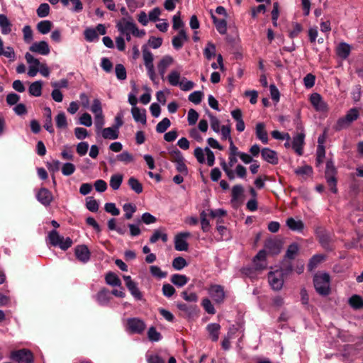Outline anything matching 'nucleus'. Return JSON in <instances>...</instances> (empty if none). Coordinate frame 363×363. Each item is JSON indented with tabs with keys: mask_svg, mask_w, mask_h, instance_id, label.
I'll return each mask as SVG.
<instances>
[{
	"mask_svg": "<svg viewBox=\"0 0 363 363\" xmlns=\"http://www.w3.org/2000/svg\"><path fill=\"white\" fill-rule=\"evenodd\" d=\"M47 241L51 246L58 247L62 250H67L73 243L70 238H65L56 230H52L49 232Z\"/></svg>",
	"mask_w": 363,
	"mask_h": 363,
	"instance_id": "nucleus-1",
	"label": "nucleus"
},
{
	"mask_svg": "<svg viewBox=\"0 0 363 363\" xmlns=\"http://www.w3.org/2000/svg\"><path fill=\"white\" fill-rule=\"evenodd\" d=\"M330 277L328 274H316L313 277V284L315 291L321 296H327L330 292Z\"/></svg>",
	"mask_w": 363,
	"mask_h": 363,
	"instance_id": "nucleus-2",
	"label": "nucleus"
},
{
	"mask_svg": "<svg viewBox=\"0 0 363 363\" xmlns=\"http://www.w3.org/2000/svg\"><path fill=\"white\" fill-rule=\"evenodd\" d=\"M359 113L357 108H350L345 116L341 117L337 120L334 126L335 130L336 131H340L343 129L347 128L359 118Z\"/></svg>",
	"mask_w": 363,
	"mask_h": 363,
	"instance_id": "nucleus-3",
	"label": "nucleus"
},
{
	"mask_svg": "<svg viewBox=\"0 0 363 363\" xmlns=\"http://www.w3.org/2000/svg\"><path fill=\"white\" fill-rule=\"evenodd\" d=\"M10 358L17 363H33L34 361L32 352L27 349L12 351Z\"/></svg>",
	"mask_w": 363,
	"mask_h": 363,
	"instance_id": "nucleus-4",
	"label": "nucleus"
},
{
	"mask_svg": "<svg viewBox=\"0 0 363 363\" xmlns=\"http://www.w3.org/2000/svg\"><path fill=\"white\" fill-rule=\"evenodd\" d=\"M336 170L332 161H328L326 163V170L325 173L327 183L330 187V191L335 194L337 192V179L335 177Z\"/></svg>",
	"mask_w": 363,
	"mask_h": 363,
	"instance_id": "nucleus-5",
	"label": "nucleus"
},
{
	"mask_svg": "<svg viewBox=\"0 0 363 363\" xmlns=\"http://www.w3.org/2000/svg\"><path fill=\"white\" fill-rule=\"evenodd\" d=\"M145 328V322L138 318H130L127 320V330L131 334H141Z\"/></svg>",
	"mask_w": 363,
	"mask_h": 363,
	"instance_id": "nucleus-6",
	"label": "nucleus"
},
{
	"mask_svg": "<svg viewBox=\"0 0 363 363\" xmlns=\"http://www.w3.org/2000/svg\"><path fill=\"white\" fill-rule=\"evenodd\" d=\"M284 273L282 272H269L268 273V281L272 289L274 291H279L284 285Z\"/></svg>",
	"mask_w": 363,
	"mask_h": 363,
	"instance_id": "nucleus-7",
	"label": "nucleus"
},
{
	"mask_svg": "<svg viewBox=\"0 0 363 363\" xmlns=\"http://www.w3.org/2000/svg\"><path fill=\"white\" fill-rule=\"evenodd\" d=\"M35 197L36 199L45 207L49 206L53 201L52 193L45 187L39 189L36 193Z\"/></svg>",
	"mask_w": 363,
	"mask_h": 363,
	"instance_id": "nucleus-8",
	"label": "nucleus"
},
{
	"mask_svg": "<svg viewBox=\"0 0 363 363\" xmlns=\"http://www.w3.org/2000/svg\"><path fill=\"white\" fill-rule=\"evenodd\" d=\"M209 294L214 302L218 304L223 303L225 298L223 286L218 284H213L210 286Z\"/></svg>",
	"mask_w": 363,
	"mask_h": 363,
	"instance_id": "nucleus-9",
	"label": "nucleus"
},
{
	"mask_svg": "<svg viewBox=\"0 0 363 363\" xmlns=\"http://www.w3.org/2000/svg\"><path fill=\"white\" fill-rule=\"evenodd\" d=\"M190 236L191 233L189 232H182L177 234L174 238L175 250L177 251H187L189 244L186 241V239Z\"/></svg>",
	"mask_w": 363,
	"mask_h": 363,
	"instance_id": "nucleus-10",
	"label": "nucleus"
},
{
	"mask_svg": "<svg viewBox=\"0 0 363 363\" xmlns=\"http://www.w3.org/2000/svg\"><path fill=\"white\" fill-rule=\"evenodd\" d=\"M74 254L77 259L83 263L90 259L91 252L85 245H77L74 249Z\"/></svg>",
	"mask_w": 363,
	"mask_h": 363,
	"instance_id": "nucleus-11",
	"label": "nucleus"
},
{
	"mask_svg": "<svg viewBox=\"0 0 363 363\" xmlns=\"http://www.w3.org/2000/svg\"><path fill=\"white\" fill-rule=\"evenodd\" d=\"M318 237L319 242L325 250L327 251H333L334 250L333 246L331 245L332 238L328 232L325 230L320 231Z\"/></svg>",
	"mask_w": 363,
	"mask_h": 363,
	"instance_id": "nucleus-12",
	"label": "nucleus"
},
{
	"mask_svg": "<svg viewBox=\"0 0 363 363\" xmlns=\"http://www.w3.org/2000/svg\"><path fill=\"white\" fill-rule=\"evenodd\" d=\"M310 101L317 111H325L327 110V104L319 94H312L310 96Z\"/></svg>",
	"mask_w": 363,
	"mask_h": 363,
	"instance_id": "nucleus-13",
	"label": "nucleus"
},
{
	"mask_svg": "<svg viewBox=\"0 0 363 363\" xmlns=\"http://www.w3.org/2000/svg\"><path fill=\"white\" fill-rule=\"evenodd\" d=\"M265 248L272 255H278L282 247V242L277 239H268L264 243Z\"/></svg>",
	"mask_w": 363,
	"mask_h": 363,
	"instance_id": "nucleus-14",
	"label": "nucleus"
},
{
	"mask_svg": "<svg viewBox=\"0 0 363 363\" xmlns=\"http://www.w3.org/2000/svg\"><path fill=\"white\" fill-rule=\"evenodd\" d=\"M29 50L33 52H36L43 55H47L50 52L48 43L44 40L33 43L29 48Z\"/></svg>",
	"mask_w": 363,
	"mask_h": 363,
	"instance_id": "nucleus-15",
	"label": "nucleus"
},
{
	"mask_svg": "<svg viewBox=\"0 0 363 363\" xmlns=\"http://www.w3.org/2000/svg\"><path fill=\"white\" fill-rule=\"evenodd\" d=\"M266 251L264 250H261L253 258V264L256 270H262L266 268Z\"/></svg>",
	"mask_w": 363,
	"mask_h": 363,
	"instance_id": "nucleus-16",
	"label": "nucleus"
},
{
	"mask_svg": "<svg viewBox=\"0 0 363 363\" xmlns=\"http://www.w3.org/2000/svg\"><path fill=\"white\" fill-rule=\"evenodd\" d=\"M261 155L264 160L272 164H277L279 162L277 152L268 147H264L261 150Z\"/></svg>",
	"mask_w": 363,
	"mask_h": 363,
	"instance_id": "nucleus-17",
	"label": "nucleus"
},
{
	"mask_svg": "<svg viewBox=\"0 0 363 363\" xmlns=\"http://www.w3.org/2000/svg\"><path fill=\"white\" fill-rule=\"evenodd\" d=\"M305 133L301 132L293 139L292 147L298 155H303V145L304 144Z\"/></svg>",
	"mask_w": 363,
	"mask_h": 363,
	"instance_id": "nucleus-18",
	"label": "nucleus"
},
{
	"mask_svg": "<svg viewBox=\"0 0 363 363\" xmlns=\"http://www.w3.org/2000/svg\"><path fill=\"white\" fill-rule=\"evenodd\" d=\"M211 17L212 18L213 23L217 30V31L221 34L224 35L227 32V21L225 18H218L213 13L212 10L210 11Z\"/></svg>",
	"mask_w": 363,
	"mask_h": 363,
	"instance_id": "nucleus-19",
	"label": "nucleus"
},
{
	"mask_svg": "<svg viewBox=\"0 0 363 363\" xmlns=\"http://www.w3.org/2000/svg\"><path fill=\"white\" fill-rule=\"evenodd\" d=\"M174 60L169 55L164 56L157 65V69L161 77L164 79L167 67L172 64Z\"/></svg>",
	"mask_w": 363,
	"mask_h": 363,
	"instance_id": "nucleus-20",
	"label": "nucleus"
},
{
	"mask_svg": "<svg viewBox=\"0 0 363 363\" xmlns=\"http://www.w3.org/2000/svg\"><path fill=\"white\" fill-rule=\"evenodd\" d=\"M111 298V293L106 288L101 289L96 294V301L101 306H107Z\"/></svg>",
	"mask_w": 363,
	"mask_h": 363,
	"instance_id": "nucleus-21",
	"label": "nucleus"
},
{
	"mask_svg": "<svg viewBox=\"0 0 363 363\" xmlns=\"http://www.w3.org/2000/svg\"><path fill=\"white\" fill-rule=\"evenodd\" d=\"M177 306L179 311L184 312L188 317H194L197 315L199 311L196 305H188L184 303H178Z\"/></svg>",
	"mask_w": 363,
	"mask_h": 363,
	"instance_id": "nucleus-22",
	"label": "nucleus"
},
{
	"mask_svg": "<svg viewBox=\"0 0 363 363\" xmlns=\"http://www.w3.org/2000/svg\"><path fill=\"white\" fill-rule=\"evenodd\" d=\"M122 22L118 23L116 27L118 30L122 33H124L126 31H130L133 33V30H137V26L135 23H133V21H126L125 18L122 19Z\"/></svg>",
	"mask_w": 363,
	"mask_h": 363,
	"instance_id": "nucleus-23",
	"label": "nucleus"
},
{
	"mask_svg": "<svg viewBox=\"0 0 363 363\" xmlns=\"http://www.w3.org/2000/svg\"><path fill=\"white\" fill-rule=\"evenodd\" d=\"M256 136L262 143H268V135L264 123H258L256 125Z\"/></svg>",
	"mask_w": 363,
	"mask_h": 363,
	"instance_id": "nucleus-24",
	"label": "nucleus"
},
{
	"mask_svg": "<svg viewBox=\"0 0 363 363\" xmlns=\"http://www.w3.org/2000/svg\"><path fill=\"white\" fill-rule=\"evenodd\" d=\"M44 116L45 118L44 128L50 133H53L55 130L53 128L52 121V111H51V109L50 107L44 108Z\"/></svg>",
	"mask_w": 363,
	"mask_h": 363,
	"instance_id": "nucleus-25",
	"label": "nucleus"
},
{
	"mask_svg": "<svg viewBox=\"0 0 363 363\" xmlns=\"http://www.w3.org/2000/svg\"><path fill=\"white\" fill-rule=\"evenodd\" d=\"M244 188L241 184H236L231 190V202H238L244 196Z\"/></svg>",
	"mask_w": 363,
	"mask_h": 363,
	"instance_id": "nucleus-26",
	"label": "nucleus"
},
{
	"mask_svg": "<svg viewBox=\"0 0 363 363\" xmlns=\"http://www.w3.org/2000/svg\"><path fill=\"white\" fill-rule=\"evenodd\" d=\"M286 225L293 231L301 232L304 228V223L301 220H296L293 218L286 220Z\"/></svg>",
	"mask_w": 363,
	"mask_h": 363,
	"instance_id": "nucleus-27",
	"label": "nucleus"
},
{
	"mask_svg": "<svg viewBox=\"0 0 363 363\" xmlns=\"http://www.w3.org/2000/svg\"><path fill=\"white\" fill-rule=\"evenodd\" d=\"M206 329L209 333L211 340L213 342L218 341L220 325L218 323H211L207 325Z\"/></svg>",
	"mask_w": 363,
	"mask_h": 363,
	"instance_id": "nucleus-28",
	"label": "nucleus"
},
{
	"mask_svg": "<svg viewBox=\"0 0 363 363\" xmlns=\"http://www.w3.org/2000/svg\"><path fill=\"white\" fill-rule=\"evenodd\" d=\"M105 281L108 285L112 286H121L122 282L119 277L112 272H108L105 276Z\"/></svg>",
	"mask_w": 363,
	"mask_h": 363,
	"instance_id": "nucleus-29",
	"label": "nucleus"
},
{
	"mask_svg": "<svg viewBox=\"0 0 363 363\" xmlns=\"http://www.w3.org/2000/svg\"><path fill=\"white\" fill-rule=\"evenodd\" d=\"M131 113L134 120L136 122H140L143 124L146 123V114L145 110L143 109L141 111L138 107H133L131 109Z\"/></svg>",
	"mask_w": 363,
	"mask_h": 363,
	"instance_id": "nucleus-30",
	"label": "nucleus"
},
{
	"mask_svg": "<svg viewBox=\"0 0 363 363\" xmlns=\"http://www.w3.org/2000/svg\"><path fill=\"white\" fill-rule=\"evenodd\" d=\"M101 134L104 139L116 140L118 138L119 132L116 128L112 126L104 128Z\"/></svg>",
	"mask_w": 363,
	"mask_h": 363,
	"instance_id": "nucleus-31",
	"label": "nucleus"
},
{
	"mask_svg": "<svg viewBox=\"0 0 363 363\" xmlns=\"http://www.w3.org/2000/svg\"><path fill=\"white\" fill-rule=\"evenodd\" d=\"M0 27L1 33L7 35L11 32L12 24L4 14H0Z\"/></svg>",
	"mask_w": 363,
	"mask_h": 363,
	"instance_id": "nucleus-32",
	"label": "nucleus"
},
{
	"mask_svg": "<svg viewBox=\"0 0 363 363\" xmlns=\"http://www.w3.org/2000/svg\"><path fill=\"white\" fill-rule=\"evenodd\" d=\"M170 280L177 286L182 287L188 283L189 279L184 274H174L172 275Z\"/></svg>",
	"mask_w": 363,
	"mask_h": 363,
	"instance_id": "nucleus-33",
	"label": "nucleus"
},
{
	"mask_svg": "<svg viewBox=\"0 0 363 363\" xmlns=\"http://www.w3.org/2000/svg\"><path fill=\"white\" fill-rule=\"evenodd\" d=\"M349 305L354 310L363 308V298L359 295H352L348 300Z\"/></svg>",
	"mask_w": 363,
	"mask_h": 363,
	"instance_id": "nucleus-34",
	"label": "nucleus"
},
{
	"mask_svg": "<svg viewBox=\"0 0 363 363\" xmlns=\"http://www.w3.org/2000/svg\"><path fill=\"white\" fill-rule=\"evenodd\" d=\"M350 51V46L346 43H340L337 49V55L344 60L348 57Z\"/></svg>",
	"mask_w": 363,
	"mask_h": 363,
	"instance_id": "nucleus-35",
	"label": "nucleus"
},
{
	"mask_svg": "<svg viewBox=\"0 0 363 363\" xmlns=\"http://www.w3.org/2000/svg\"><path fill=\"white\" fill-rule=\"evenodd\" d=\"M52 26L53 24L50 21L44 20L37 24V29L40 33L45 35L51 30Z\"/></svg>",
	"mask_w": 363,
	"mask_h": 363,
	"instance_id": "nucleus-36",
	"label": "nucleus"
},
{
	"mask_svg": "<svg viewBox=\"0 0 363 363\" xmlns=\"http://www.w3.org/2000/svg\"><path fill=\"white\" fill-rule=\"evenodd\" d=\"M42 86L41 81L33 82L28 89L29 94L34 96H40L42 94Z\"/></svg>",
	"mask_w": 363,
	"mask_h": 363,
	"instance_id": "nucleus-37",
	"label": "nucleus"
},
{
	"mask_svg": "<svg viewBox=\"0 0 363 363\" xmlns=\"http://www.w3.org/2000/svg\"><path fill=\"white\" fill-rule=\"evenodd\" d=\"M299 250V247L297 243L293 242L291 245H289L286 255H285V259H295L296 255L298 254Z\"/></svg>",
	"mask_w": 363,
	"mask_h": 363,
	"instance_id": "nucleus-38",
	"label": "nucleus"
},
{
	"mask_svg": "<svg viewBox=\"0 0 363 363\" xmlns=\"http://www.w3.org/2000/svg\"><path fill=\"white\" fill-rule=\"evenodd\" d=\"M128 184L130 188L137 194L143 192V188L142 184L135 177L129 178Z\"/></svg>",
	"mask_w": 363,
	"mask_h": 363,
	"instance_id": "nucleus-39",
	"label": "nucleus"
},
{
	"mask_svg": "<svg viewBox=\"0 0 363 363\" xmlns=\"http://www.w3.org/2000/svg\"><path fill=\"white\" fill-rule=\"evenodd\" d=\"M203 55L208 60L216 56V45L214 43L212 42H208L203 50Z\"/></svg>",
	"mask_w": 363,
	"mask_h": 363,
	"instance_id": "nucleus-40",
	"label": "nucleus"
},
{
	"mask_svg": "<svg viewBox=\"0 0 363 363\" xmlns=\"http://www.w3.org/2000/svg\"><path fill=\"white\" fill-rule=\"evenodd\" d=\"M123 182V175L121 174H116L111 177L110 186L113 190H117L120 188Z\"/></svg>",
	"mask_w": 363,
	"mask_h": 363,
	"instance_id": "nucleus-41",
	"label": "nucleus"
},
{
	"mask_svg": "<svg viewBox=\"0 0 363 363\" xmlns=\"http://www.w3.org/2000/svg\"><path fill=\"white\" fill-rule=\"evenodd\" d=\"M324 259L325 257L322 255H313L308 264V270L312 271L313 269L316 268L317 266L324 260Z\"/></svg>",
	"mask_w": 363,
	"mask_h": 363,
	"instance_id": "nucleus-42",
	"label": "nucleus"
},
{
	"mask_svg": "<svg viewBox=\"0 0 363 363\" xmlns=\"http://www.w3.org/2000/svg\"><path fill=\"white\" fill-rule=\"evenodd\" d=\"M55 122L57 128H66L67 127V122L65 113L64 112H60L55 117Z\"/></svg>",
	"mask_w": 363,
	"mask_h": 363,
	"instance_id": "nucleus-43",
	"label": "nucleus"
},
{
	"mask_svg": "<svg viewBox=\"0 0 363 363\" xmlns=\"http://www.w3.org/2000/svg\"><path fill=\"white\" fill-rule=\"evenodd\" d=\"M84 38L88 42H94L98 40L99 35L94 28H87L84 31Z\"/></svg>",
	"mask_w": 363,
	"mask_h": 363,
	"instance_id": "nucleus-44",
	"label": "nucleus"
},
{
	"mask_svg": "<svg viewBox=\"0 0 363 363\" xmlns=\"http://www.w3.org/2000/svg\"><path fill=\"white\" fill-rule=\"evenodd\" d=\"M169 154L170 155V160L172 162L176 163L178 162H182V160H184L182 152L176 147L173 148L172 150H169Z\"/></svg>",
	"mask_w": 363,
	"mask_h": 363,
	"instance_id": "nucleus-45",
	"label": "nucleus"
},
{
	"mask_svg": "<svg viewBox=\"0 0 363 363\" xmlns=\"http://www.w3.org/2000/svg\"><path fill=\"white\" fill-rule=\"evenodd\" d=\"M160 239H161L162 242H166L168 240L167 235L166 233H161L159 230H155L150 238V243H155Z\"/></svg>",
	"mask_w": 363,
	"mask_h": 363,
	"instance_id": "nucleus-46",
	"label": "nucleus"
},
{
	"mask_svg": "<svg viewBox=\"0 0 363 363\" xmlns=\"http://www.w3.org/2000/svg\"><path fill=\"white\" fill-rule=\"evenodd\" d=\"M123 211L125 212L124 217L129 220L133 217V214L136 211V206L130 203H125L123 206Z\"/></svg>",
	"mask_w": 363,
	"mask_h": 363,
	"instance_id": "nucleus-47",
	"label": "nucleus"
},
{
	"mask_svg": "<svg viewBox=\"0 0 363 363\" xmlns=\"http://www.w3.org/2000/svg\"><path fill=\"white\" fill-rule=\"evenodd\" d=\"M171 125L170 120L168 118H164L156 125V131L159 133H164Z\"/></svg>",
	"mask_w": 363,
	"mask_h": 363,
	"instance_id": "nucleus-48",
	"label": "nucleus"
},
{
	"mask_svg": "<svg viewBox=\"0 0 363 363\" xmlns=\"http://www.w3.org/2000/svg\"><path fill=\"white\" fill-rule=\"evenodd\" d=\"M129 291L130 292L131 295L136 299V300H141L143 298V294L138 288L137 284L135 282L130 284L126 286Z\"/></svg>",
	"mask_w": 363,
	"mask_h": 363,
	"instance_id": "nucleus-49",
	"label": "nucleus"
},
{
	"mask_svg": "<svg viewBox=\"0 0 363 363\" xmlns=\"http://www.w3.org/2000/svg\"><path fill=\"white\" fill-rule=\"evenodd\" d=\"M188 265L186 259L182 257H177L172 261V267L176 270H182Z\"/></svg>",
	"mask_w": 363,
	"mask_h": 363,
	"instance_id": "nucleus-50",
	"label": "nucleus"
},
{
	"mask_svg": "<svg viewBox=\"0 0 363 363\" xmlns=\"http://www.w3.org/2000/svg\"><path fill=\"white\" fill-rule=\"evenodd\" d=\"M50 6L47 3H43L40 4L36 10L38 16L40 18H45L48 16L50 13Z\"/></svg>",
	"mask_w": 363,
	"mask_h": 363,
	"instance_id": "nucleus-51",
	"label": "nucleus"
},
{
	"mask_svg": "<svg viewBox=\"0 0 363 363\" xmlns=\"http://www.w3.org/2000/svg\"><path fill=\"white\" fill-rule=\"evenodd\" d=\"M116 77L119 80H124L127 77L126 69L122 64H117L115 67Z\"/></svg>",
	"mask_w": 363,
	"mask_h": 363,
	"instance_id": "nucleus-52",
	"label": "nucleus"
},
{
	"mask_svg": "<svg viewBox=\"0 0 363 363\" xmlns=\"http://www.w3.org/2000/svg\"><path fill=\"white\" fill-rule=\"evenodd\" d=\"M4 56L9 58L11 61H14L16 58V54L13 48L8 46L4 48H0V56Z\"/></svg>",
	"mask_w": 363,
	"mask_h": 363,
	"instance_id": "nucleus-53",
	"label": "nucleus"
},
{
	"mask_svg": "<svg viewBox=\"0 0 363 363\" xmlns=\"http://www.w3.org/2000/svg\"><path fill=\"white\" fill-rule=\"evenodd\" d=\"M143 57L144 60V65L152 63L153 62V55L148 50L146 45H143L142 47Z\"/></svg>",
	"mask_w": 363,
	"mask_h": 363,
	"instance_id": "nucleus-54",
	"label": "nucleus"
},
{
	"mask_svg": "<svg viewBox=\"0 0 363 363\" xmlns=\"http://www.w3.org/2000/svg\"><path fill=\"white\" fill-rule=\"evenodd\" d=\"M147 337L150 341L157 342L161 340V334L157 331L155 327L152 326L147 331Z\"/></svg>",
	"mask_w": 363,
	"mask_h": 363,
	"instance_id": "nucleus-55",
	"label": "nucleus"
},
{
	"mask_svg": "<svg viewBox=\"0 0 363 363\" xmlns=\"http://www.w3.org/2000/svg\"><path fill=\"white\" fill-rule=\"evenodd\" d=\"M86 207L91 212L95 213L99 210V203L94 198L88 197L86 198Z\"/></svg>",
	"mask_w": 363,
	"mask_h": 363,
	"instance_id": "nucleus-56",
	"label": "nucleus"
},
{
	"mask_svg": "<svg viewBox=\"0 0 363 363\" xmlns=\"http://www.w3.org/2000/svg\"><path fill=\"white\" fill-rule=\"evenodd\" d=\"M203 96V93L202 91H195L189 94V100L195 104H199L201 102Z\"/></svg>",
	"mask_w": 363,
	"mask_h": 363,
	"instance_id": "nucleus-57",
	"label": "nucleus"
},
{
	"mask_svg": "<svg viewBox=\"0 0 363 363\" xmlns=\"http://www.w3.org/2000/svg\"><path fill=\"white\" fill-rule=\"evenodd\" d=\"M180 74L177 71H172L168 75L169 83L172 86H178L179 83Z\"/></svg>",
	"mask_w": 363,
	"mask_h": 363,
	"instance_id": "nucleus-58",
	"label": "nucleus"
},
{
	"mask_svg": "<svg viewBox=\"0 0 363 363\" xmlns=\"http://www.w3.org/2000/svg\"><path fill=\"white\" fill-rule=\"evenodd\" d=\"M208 214L205 211H203L200 213L201 228L203 232H208L209 230L210 223L209 220L207 219Z\"/></svg>",
	"mask_w": 363,
	"mask_h": 363,
	"instance_id": "nucleus-59",
	"label": "nucleus"
},
{
	"mask_svg": "<svg viewBox=\"0 0 363 363\" xmlns=\"http://www.w3.org/2000/svg\"><path fill=\"white\" fill-rule=\"evenodd\" d=\"M76 170L75 165L70 162L65 163L62 167V173L65 176L72 175Z\"/></svg>",
	"mask_w": 363,
	"mask_h": 363,
	"instance_id": "nucleus-60",
	"label": "nucleus"
},
{
	"mask_svg": "<svg viewBox=\"0 0 363 363\" xmlns=\"http://www.w3.org/2000/svg\"><path fill=\"white\" fill-rule=\"evenodd\" d=\"M303 30L302 26L298 23H293V29L289 31V36L293 39L296 38Z\"/></svg>",
	"mask_w": 363,
	"mask_h": 363,
	"instance_id": "nucleus-61",
	"label": "nucleus"
},
{
	"mask_svg": "<svg viewBox=\"0 0 363 363\" xmlns=\"http://www.w3.org/2000/svg\"><path fill=\"white\" fill-rule=\"evenodd\" d=\"M208 117L210 118L211 127L216 133L220 132V121L214 116L211 113L208 112Z\"/></svg>",
	"mask_w": 363,
	"mask_h": 363,
	"instance_id": "nucleus-62",
	"label": "nucleus"
},
{
	"mask_svg": "<svg viewBox=\"0 0 363 363\" xmlns=\"http://www.w3.org/2000/svg\"><path fill=\"white\" fill-rule=\"evenodd\" d=\"M201 305L208 314L213 315L216 313V310L208 298H203L202 300Z\"/></svg>",
	"mask_w": 363,
	"mask_h": 363,
	"instance_id": "nucleus-63",
	"label": "nucleus"
},
{
	"mask_svg": "<svg viewBox=\"0 0 363 363\" xmlns=\"http://www.w3.org/2000/svg\"><path fill=\"white\" fill-rule=\"evenodd\" d=\"M117 160L128 164L133 161V156L128 152L124 151L121 154L117 155Z\"/></svg>",
	"mask_w": 363,
	"mask_h": 363,
	"instance_id": "nucleus-64",
	"label": "nucleus"
}]
</instances>
